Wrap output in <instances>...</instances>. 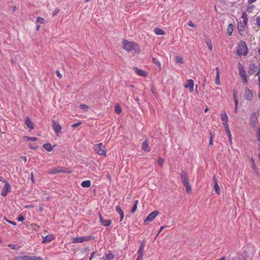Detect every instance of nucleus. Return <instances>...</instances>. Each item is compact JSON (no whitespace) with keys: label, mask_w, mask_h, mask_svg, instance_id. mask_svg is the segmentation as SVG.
Here are the masks:
<instances>
[{"label":"nucleus","mask_w":260,"mask_h":260,"mask_svg":"<svg viewBox=\"0 0 260 260\" xmlns=\"http://www.w3.org/2000/svg\"><path fill=\"white\" fill-rule=\"evenodd\" d=\"M123 46L124 49L128 52L132 50H135L137 53L140 52L139 45L134 42H128L126 40H124L123 41Z\"/></svg>","instance_id":"f257e3e1"},{"label":"nucleus","mask_w":260,"mask_h":260,"mask_svg":"<svg viewBox=\"0 0 260 260\" xmlns=\"http://www.w3.org/2000/svg\"><path fill=\"white\" fill-rule=\"evenodd\" d=\"M241 18H242L243 21L238 23L237 27L240 34L242 35V32H244L248 26V15L245 12L242 13Z\"/></svg>","instance_id":"f03ea898"},{"label":"nucleus","mask_w":260,"mask_h":260,"mask_svg":"<svg viewBox=\"0 0 260 260\" xmlns=\"http://www.w3.org/2000/svg\"><path fill=\"white\" fill-rule=\"evenodd\" d=\"M248 53V48L246 43L244 41H241L238 44L237 54L239 56H246Z\"/></svg>","instance_id":"7ed1b4c3"},{"label":"nucleus","mask_w":260,"mask_h":260,"mask_svg":"<svg viewBox=\"0 0 260 260\" xmlns=\"http://www.w3.org/2000/svg\"><path fill=\"white\" fill-rule=\"evenodd\" d=\"M238 66L239 70V75L241 77L243 83L245 84H247L248 83V76L245 71V70L244 68V66L240 62H238Z\"/></svg>","instance_id":"20e7f679"},{"label":"nucleus","mask_w":260,"mask_h":260,"mask_svg":"<svg viewBox=\"0 0 260 260\" xmlns=\"http://www.w3.org/2000/svg\"><path fill=\"white\" fill-rule=\"evenodd\" d=\"M238 66L239 70V75L241 77L243 83L245 84H247L248 83V76L245 71V70L244 68V66L240 62H238Z\"/></svg>","instance_id":"39448f33"},{"label":"nucleus","mask_w":260,"mask_h":260,"mask_svg":"<svg viewBox=\"0 0 260 260\" xmlns=\"http://www.w3.org/2000/svg\"><path fill=\"white\" fill-rule=\"evenodd\" d=\"M94 149L99 155H106V150L105 148V146L102 144V143H99L94 145Z\"/></svg>","instance_id":"423d86ee"},{"label":"nucleus","mask_w":260,"mask_h":260,"mask_svg":"<svg viewBox=\"0 0 260 260\" xmlns=\"http://www.w3.org/2000/svg\"><path fill=\"white\" fill-rule=\"evenodd\" d=\"M90 236H77L75 238H73V243H82L85 241H88L90 240Z\"/></svg>","instance_id":"0eeeda50"},{"label":"nucleus","mask_w":260,"mask_h":260,"mask_svg":"<svg viewBox=\"0 0 260 260\" xmlns=\"http://www.w3.org/2000/svg\"><path fill=\"white\" fill-rule=\"evenodd\" d=\"M159 212L158 211H154L150 213L145 219L144 222L146 223L147 222H151L158 215Z\"/></svg>","instance_id":"6e6552de"},{"label":"nucleus","mask_w":260,"mask_h":260,"mask_svg":"<svg viewBox=\"0 0 260 260\" xmlns=\"http://www.w3.org/2000/svg\"><path fill=\"white\" fill-rule=\"evenodd\" d=\"M11 190V186L8 181H5V185L2 189L1 195L3 197L6 196L7 193Z\"/></svg>","instance_id":"1a4fd4ad"},{"label":"nucleus","mask_w":260,"mask_h":260,"mask_svg":"<svg viewBox=\"0 0 260 260\" xmlns=\"http://www.w3.org/2000/svg\"><path fill=\"white\" fill-rule=\"evenodd\" d=\"M244 98L247 101H250L253 98L252 91L248 87H245L244 89Z\"/></svg>","instance_id":"9d476101"},{"label":"nucleus","mask_w":260,"mask_h":260,"mask_svg":"<svg viewBox=\"0 0 260 260\" xmlns=\"http://www.w3.org/2000/svg\"><path fill=\"white\" fill-rule=\"evenodd\" d=\"M184 87L185 88H188L190 92H192L193 91V87H194V82L192 79H188L187 80L186 83L184 85Z\"/></svg>","instance_id":"9b49d317"},{"label":"nucleus","mask_w":260,"mask_h":260,"mask_svg":"<svg viewBox=\"0 0 260 260\" xmlns=\"http://www.w3.org/2000/svg\"><path fill=\"white\" fill-rule=\"evenodd\" d=\"M258 70L257 66L256 63H251L250 64L248 72V74L250 75H254L255 74Z\"/></svg>","instance_id":"f8f14e48"},{"label":"nucleus","mask_w":260,"mask_h":260,"mask_svg":"<svg viewBox=\"0 0 260 260\" xmlns=\"http://www.w3.org/2000/svg\"><path fill=\"white\" fill-rule=\"evenodd\" d=\"M180 178H181V180L183 184L189 183L187 174L186 172L182 170H181V172L180 174Z\"/></svg>","instance_id":"ddd939ff"},{"label":"nucleus","mask_w":260,"mask_h":260,"mask_svg":"<svg viewBox=\"0 0 260 260\" xmlns=\"http://www.w3.org/2000/svg\"><path fill=\"white\" fill-rule=\"evenodd\" d=\"M99 219L101 224L105 226H109L111 223V220L109 219H105L104 217L100 214Z\"/></svg>","instance_id":"4468645a"},{"label":"nucleus","mask_w":260,"mask_h":260,"mask_svg":"<svg viewBox=\"0 0 260 260\" xmlns=\"http://www.w3.org/2000/svg\"><path fill=\"white\" fill-rule=\"evenodd\" d=\"M52 127L54 132L58 136V134L60 133L61 130V127L60 125L58 123L56 122L54 120L52 121Z\"/></svg>","instance_id":"2eb2a0df"},{"label":"nucleus","mask_w":260,"mask_h":260,"mask_svg":"<svg viewBox=\"0 0 260 260\" xmlns=\"http://www.w3.org/2000/svg\"><path fill=\"white\" fill-rule=\"evenodd\" d=\"M55 239V237L52 234L48 235L44 237H43V241L42 242V243H48L52 241L53 240Z\"/></svg>","instance_id":"dca6fc26"},{"label":"nucleus","mask_w":260,"mask_h":260,"mask_svg":"<svg viewBox=\"0 0 260 260\" xmlns=\"http://www.w3.org/2000/svg\"><path fill=\"white\" fill-rule=\"evenodd\" d=\"M134 69L135 70L136 73L139 76L142 77H146L148 75L147 72L145 70L139 69V68L136 67L134 68Z\"/></svg>","instance_id":"f3484780"},{"label":"nucleus","mask_w":260,"mask_h":260,"mask_svg":"<svg viewBox=\"0 0 260 260\" xmlns=\"http://www.w3.org/2000/svg\"><path fill=\"white\" fill-rule=\"evenodd\" d=\"M212 180L214 182L215 184H214V190H215L216 193L218 194H220L221 193L220 188L218 184L217 181L215 176L213 177Z\"/></svg>","instance_id":"a211bd4d"},{"label":"nucleus","mask_w":260,"mask_h":260,"mask_svg":"<svg viewBox=\"0 0 260 260\" xmlns=\"http://www.w3.org/2000/svg\"><path fill=\"white\" fill-rule=\"evenodd\" d=\"M142 149L145 152H149L150 150V147L149 146L147 139L145 140L142 144Z\"/></svg>","instance_id":"6ab92c4d"},{"label":"nucleus","mask_w":260,"mask_h":260,"mask_svg":"<svg viewBox=\"0 0 260 260\" xmlns=\"http://www.w3.org/2000/svg\"><path fill=\"white\" fill-rule=\"evenodd\" d=\"M60 173H68L69 172L68 171H66L64 170L61 169V168H60V167H57L56 168H54L53 169H52L50 173L52 174H54Z\"/></svg>","instance_id":"aec40b11"},{"label":"nucleus","mask_w":260,"mask_h":260,"mask_svg":"<svg viewBox=\"0 0 260 260\" xmlns=\"http://www.w3.org/2000/svg\"><path fill=\"white\" fill-rule=\"evenodd\" d=\"M25 124L28 128H30V130L34 129V124L31 121L30 118L28 117H26L25 120Z\"/></svg>","instance_id":"412c9836"},{"label":"nucleus","mask_w":260,"mask_h":260,"mask_svg":"<svg viewBox=\"0 0 260 260\" xmlns=\"http://www.w3.org/2000/svg\"><path fill=\"white\" fill-rule=\"evenodd\" d=\"M221 120L223 121V124H227L228 123V116L226 112L220 114Z\"/></svg>","instance_id":"4be33fe9"},{"label":"nucleus","mask_w":260,"mask_h":260,"mask_svg":"<svg viewBox=\"0 0 260 260\" xmlns=\"http://www.w3.org/2000/svg\"><path fill=\"white\" fill-rule=\"evenodd\" d=\"M144 246H145V243H144V242L143 241L141 242V245L139 247L138 250L137 251L138 255H143V251H144Z\"/></svg>","instance_id":"5701e85b"},{"label":"nucleus","mask_w":260,"mask_h":260,"mask_svg":"<svg viewBox=\"0 0 260 260\" xmlns=\"http://www.w3.org/2000/svg\"><path fill=\"white\" fill-rule=\"evenodd\" d=\"M154 31L157 35H164L165 34V31L160 28L156 27L154 28Z\"/></svg>","instance_id":"b1692460"},{"label":"nucleus","mask_w":260,"mask_h":260,"mask_svg":"<svg viewBox=\"0 0 260 260\" xmlns=\"http://www.w3.org/2000/svg\"><path fill=\"white\" fill-rule=\"evenodd\" d=\"M91 185V182L90 180H85L81 182V185L82 187L84 188L89 187Z\"/></svg>","instance_id":"393cba45"},{"label":"nucleus","mask_w":260,"mask_h":260,"mask_svg":"<svg viewBox=\"0 0 260 260\" xmlns=\"http://www.w3.org/2000/svg\"><path fill=\"white\" fill-rule=\"evenodd\" d=\"M43 147L44 149H45L47 151H51L53 150V148L52 147L51 145L49 143L44 144L43 145Z\"/></svg>","instance_id":"a878e982"},{"label":"nucleus","mask_w":260,"mask_h":260,"mask_svg":"<svg viewBox=\"0 0 260 260\" xmlns=\"http://www.w3.org/2000/svg\"><path fill=\"white\" fill-rule=\"evenodd\" d=\"M216 70H217V74H216V77H215V83L216 85H219L220 84V75H219V70H218V68H216Z\"/></svg>","instance_id":"bb28decb"},{"label":"nucleus","mask_w":260,"mask_h":260,"mask_svg":"<svg viewBox=\"0 0 260 260\" xmlns=\"http://www.w3.org/2000/svg\"><path fill=\"white\" fill-rule=\"evenodd\" d=\"M234 25L233 24H230L227 28V31L229 36H231L233 31Z\"/></svg>","instance_id":"cd10ccee"},{"label":"nucleus","mask_w":260,"mask_h":260,"mask_svg":"<svg viewBox=\"0 0 260 260\" xmlns=\"http://www.w3.org/2000/svg\"><path fill=\"white\" fill-rule=\"evenodd\" d=\"M106 256V260H111L114 258L115 255L114 254L112 253L111 252H109L108 253H105Z\"/></svg>","instance_id":"c85d7f7f"},{"label":"nucleus","mask_w":260,"mask_h":260,"mask_svg":"<svg viewBox=\"0 0 260 260\" xmlns=\"http://www.w3.org/2000/svg\"><path fill=\"white\" fill-rule=\"evenodd\" d=\"M186 188V191L187 193L189 194L191 191V186L189 183L183 184Z\"/></svg>","instance_id":"c756f323"},{"label":"nucleus","mask_w":260,"mask_h":260,"mask_svg":"<svg viewBox=\"0 0 260 260\" xmlns=\"http://www.w3.org/2000/svg\"><path fill=\"white\" fill-rule=\"evenodd\" d=\"M257 121L256 118L255 117L254 114H252L251 116L250 117V122L251 123V125H252L253 126L255 125V124Z\"/></svg>","instance_id":"7c9ffc66"},{"label":"nucleus","mask_w":260,"mask_h":260,"mask_svg":"<svg viewBox=\"0 0 260 260\" xmlns=\"http://www.w3.org/2000/svg\"><path fill=\"white\" fill-rule=\"evenodd\" d=\"M24 140L27 141H36L38 139L36 137H30L28 136H25L23 138Z\"/></svg>","instance_id":"2f4dec72"},{"label":"nucleus","mask_w":260,"mask_h":260,"mask_svg":"<svg viewBox=\"0 0 260 260\" xmlns=\"http://www.w3.org/2000/svg\"><path fill=\"white\" fill-rule=\"evenodd\" d=\"M152 62L160 69L161 68V63L160 62L155 58H152Z\"/></svg>","instance_id":"473e14b6"},{"label":"nucleus","mask_w":260,"mask_h":260,"mask_svg":"<svg viewBox=\"0 0 260 260\" xmlns=\"http://www.w3.org/2000/svg\"><path fill=\"white\" fill-rule=\"evenodd\" d=\"M8 246L10 247L11 249H14V250H18L20 248V247L19 246H18V245L13 244H9L8 245Z\"/></svg>","instance_id":"72a5a7b5"},{"label":"nucleus","mask_w":260,"mask_h":260,"mask_svg":"<svg viewBox=\"0 0 260 260\" xmlns=\"http://www.w3.org/2000/svg\"><path fill=\"white\" fill-rule=\"evenodd\" d=\"M115 112L117 114H120L121 112V108L119 105H116L115 107Z\"/></svg>","instance_id":"f704fd0d"},{"label":"nucleus","mask_w":260,"mask_h":260,"mask_svg":"<svg viewBox=\"0 0 260 260\" xmlns=\"http://www.w3.org/2000/svg\"><path fill=\"white\" fill-rule=\"evenodd\" d=\"M115 210L119 215H121L122 214L124 213L123 210L119 205H116L115 206Z\"/></svg>","instance_id":"c9c22d12"},{"label":"nucleus","mask_w":260,"mask_h":260,"mask_svg":"<svg viewBox=\"0 0 260 260\" xmlns=\"http://www.w3.org/2000/svg\"><path fill=\"white\" fill-rule=\"evenodd\" d=\"M138 200H136L135 201V204H134L133 208L131 209V212L132 213H134L136 211V210L137 209V204H138Z\"/></svg>","instance_id":"e433bc0d"},{"label":"nucleus","mask_w":260,"mask_h":260,"mask_svg":"<svg viewBox=\"0 0 260 260\" xmlns=\"http://www.w3.org/2000/svg\"><path fill=\"white\" fill-rule=\"evenodd\" d=\"M206 43L207 46L208 47L209 50L210 51H212V44L211 41L210 40H207V41H206Z\"/></svg>","instance_id":"4c0bfd02"},{"label":"nucleus","mask_w":260,"mask_h":260,"mask_svg":"<svg viewBox=\"0 0 260 260\" xmlns=\"http://www.w3.org/2000/svg\"><path fill=\"white\" fill-rule=\"evenodd\" d=\"M80 107L81 109L85 111H87L89 109L88 106L84 104L80 105Z\"/></svg>","instance_id":"58836bf2"},{"label":"nucleus","mask_w":260,"mask_h":260,"mask_svg":"<svg viewBox=\"0 0 260 260\" xmlns=\"http://www.w3.org/2000/svg\"><path fill=\"white\" fill-rule=\"evenodd\" d=\"M175 61L177 63H182L183 62V59L180 56H176L175 57Z\"/></svg>","instance_id":"ea45409f"},{"label":"nucleus","mask_w":260,"mask_h":260,"mask_svg":"<svg viewBox=\"0 0 260 260\" xmlns=\"http://www.w3.org/2000/svg\"><path fill=\"white\" fill-rule=\"evenodd\" d=\"M31 256L27 255L21 256V260H30Z\"/></svg>","instance_id":"a19ab883"},{"label":"nucleus","mask_w":260,"mask_h":260,"mask_svg":"<svg viewBox=\"0 0 260 260\" xmlns=\"http://www.w3.org/2000/svg\"><path fill=\"white\" fill-rule=\"evenodd\" d=\"M17 219L18 221H23L25 219V217L23 215L20 214Z\"/></svg>","instance_id":"79ce46f5"},{"label":"nucleus","mask_w":260,"mask_h":260,"mask_svg":"<svg viewBox=\"0 0 260 260\" xmlns=\"http://www.w3.org/2000/svg\"><path fill=\"white\" fill-rule=\"evenodd\" d=\"M252 167L254 172L256 173L257 175L259 174L258 171L256 168L255 163H253V164L252 165Z\"/></svg>","instance_id":"37998d69"},{"label":"nucleus","mask_w":260,"mask_h":260,"mask_svg":"<svg viewBox=\"0 0 260 260\" xmlns=\"http://www.w3.org/2000/svg\"><path fill=\"white\" fill-rule=\"evenodd\" d=\"M37 22L39 23H43L44 22V19L40 17H38L37 18Z\"/></svg>","instance_id":"c03bdc74"},{"label":"nucleus","mask_w":260,"mask_h":260,"mask_svg":"<svg viewBox=\"0 0 260 260\" xmlns=\"http://www.w3.org/2000/svg\"><path fill=\"white\" fill-rule=\"evenodd\" d=\"M82 124V122L81 121H79L77 123H73L72 124L71 127L73 128H75L79 125H80Z\"/></svg>","instance_id":"a18cd8bd"},{"label":"nucleus","mask_w":260,"mask_h":260,"mask_svg":"<svg viewBox=\"0 0 260 260\" xmlns=\"http://www.w3.org/2000/svg\"><path fill=\"white\" fill-rule=\"evenodd\" d=\"M30 260H43L42 258L36 256H31Z\"/></svg>","instance_id":"49530a36"},{"label":"nucleus","mask_w":260,"mask_h":260,"mask_svg":"<svg viewBox=\"0 0 260 260\" xmlns=\"http://www.w3.org/2000/svg\"><path fill=\"white\" fill-rule=\"evenodd\" d=\"M164 164V160L162 158L159 157L158 159V164L160 166L162 167Z\"/></svg>","instance_id":"de8ad7c7"},{"label":"nucleus","mask_w":260,"mask_h":260,"mask_svg":"<svg viewBox=\"0 0 260 260\" xmlns=\"http://www.w3.org/2000/svg\"><path fill=\"white\" fill-rule=\"evenodd\" d=\"M256 134L257 140L260 142V127L257 129Z\"/></svg>","instance_id":"09e8293b"},{"label":"nucleus","mask_w":260,"mask_h":260,"mask_svg":"<svg viewBox=\"0 0 260 260\" xmlns=\"http://www.w3.org/2000/svg\"><path fill=\"white\" fill-rule=\"evenodd\" d=\"M256 24L258 26L260 27V15L258 16L256 19Z\"/></svg>","instance_id":"8fccbe9b"},{"label":"nucleus","mask_w":260,"mask_h":260,"mask_svg":"<svg viewBox=\"0 0 260 260\" xmlns=\"http://www.w3.org/2000/svg\"><path fill=\"white\" fill-rule=\"evenodd\" d=\"M59 11V10L58 9H55L52 12V15L55 16L56 15Z\"/></svg>","instance_id":"3c124183"},{"label":"nucleus","mask_w":260,"mask_h":260,"mask_svg":"<svg viewBox=\"0 0 260 260\" xmlns=\"http://www.w3.org/2000/svg\"><path fill=\"white\" fill-rule=\"evenodd\" d=\"M6 221L7 222H8V223L13 225H16V222H15V221H10L9 220H8V219H6Z\"/></svg>","instance_id":"603ef678"},{"label":"nucleus","mask_w":260,"mask_h":260,"mask_svg":"<svg viewBox=\"0 0 260 260\" xmlns=\"http://www.w3.org/2000/svg\"><path fill=\"white\" fill-rule=\"evenodd\" d=\"M188 25L189 26L192 27H194L195 26V25L194 24V23L191 21L188 22Z\"/></svg>","instance_id":"864d4df0"},{"label":"nucleus","mask_w":260,"mask_h":260,"mask_svg":"<svg viewBox=\"0 0 260 260\" xmlns=\"http://www.w3.org/2000/svg\"><path fill=\"white\" fill-rule=\"evenodd\" d=\"M237 91L235 90H234V92H233L234 100L237 99Z\"/></svg>","instance_id":"5fc2aeb1"},{"label":"nucleus","mask_w":260,"mask_h":260,"mask_svg":"<svg viewBox=\"0 0 260 260\" xmlns=\"http://www.w3.org/2000/svg\"><path fill=\"white\" fill-rule=\"evenodd\" d=\"M223 125L224 126V128H225V132L230 130L229 126V124L228 123H227V124H223Z\"/></svg>","instance_id":"6e6d98bb"},{"label":"nucleus","mask_w":260,"mask_h":260,"mask_svg":"<svg viewBox=\"0 0 260 260\" xmlns=\"http://www.w3.org/2000/svg\"><path fill=\"white\" fill-rule=\"evenodd\" d=\"M213 136L212 135H211L209 140V145H212L213 144Z\"/></svg>","instance_id":"4d7b16f0"},{"label":"nucleus","mask_w":260,"mask_h":260,"mask_svg":"<svg viewBox=\"0 0 260 260\" xmlns=\"http://www.w3.org/2000/svg\"><path fill=\"white\" fill-rule=\"evenodd\" d=\"M136 260H143V255H138L137 258Z\"/></svg>","instance_id":"13d9d810"},{"label":"nucleus","mask_w":260,"mask_h":260,"mask_svg":"<svg viewBox=\"0 0 260 260\" xmlns=\"http://www.w3.org/2000/svg\"><path fill=\"white\" fill-rule=\"evenodd\" d=\"M56 74H57V76L59 78H61L62 77V75L61 74L59 73V71L58 70H57L56 71Z\"/></svg>","instance_id":"bf43d9fd"},{"label":"nucleus","mask_w":260,"mask_h":260,"mask_svg":"<svg viewBox=\"0 0 260 260\" xmlns=\"http://www.w3.org/2000/svg\"><path fill=\"white\" fill-rule=\"evenodd\" d=\"M12 260H21V256H16Z\"/></svg>","instance_id":"052dcab7"},{"label":"nucleus","mask_w":260,"mask_h":260,"mask_svg":"<svg viewBox=\"0 0 260 260\" xmlns=\"http://www.w3.org/2000/svg\"><path fill=\"white\" fill-rule=\"evenodd\" d=\"M124 218V213L120 215V221H121Z\"/></svg>","instance_id":"680f3d73"},{"label":"nucleus","mask_w":260,"mask_h":260,"mask_svg":"<svg viewBox=\"0 0 260 260\" xmlns=\"http://www.w3.org/2000/svg\"><path fill=\"white\" fill-rule=\"evenodd\" d=\"M0 181L3 182L5 183V181H7L4 177L0 176Z\"/></svg>","instance_id":"e2e57ef3"},{"label":"nucleus","mask_w":260,"mask_h":260,"mask_svg":"<svg viewBox=\"0 0 260 260\" xmlns=\"http://www.w3.org/2000/svg\"><path fill=\"white\" fill-rule=\"evenodd\" d=\"M228 136L229 139V141L230 142V143H232V135H231V134H230L229 135H228Z\"/></svg>","instance_id":"0e129e2a"},{"label":"nucleus","mask_w":260,"mask_h":260,"mask_svg":"<svg viewBox=\"0 0 260 260\" xmlns=\"http://www.w3.org/2000/svg\"><path fill=\"white\" fill-rule=\"evenodd\" d=\"M234 102H235V106H238V99H235L234 100Z\"/></svg>","instance_id":"69168bd1"},{"label":"nucleus","mask_w":260,"mask_h":260,"mask_svg":"<svg viewBox=\"0 0 260 260\" xmlns=\"http://www.w3.org/2000/svg\"><path fill=\"white\" fill-rule=\"evenodd\" d=\"M260 75V68L258 69L256 74L255 76L259 75Z\"/></svg>","instance_id":"338daca9"},{"label":"nucleus","mask_w":260,"mask_h":260,"mask_svg":"<svg viewBox=\"0 0 260 260\" xmlns=\"http://www.w3.org/2000/svg\"><path fill=\"white\" fill-rule=\"evenodd\" d=\"M258 86L260 87V75L258 76Z\"/></svg>","instance_id":"774afa93"}]
</instances>
